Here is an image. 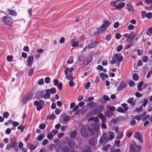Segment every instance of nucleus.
Listing matches in <instances>:
<instances>
[{"label": "nucleus", "mask_w": 152, "mask_h": 152, "mask_svg": "<svg viewBox=\"0 0 152 152\" xmlns=\"http://www.w3.org/2000/svg\"><path fill=\"white\" fill-rule=\"evenodd\" d=\"M123 59V57L121 54L116 53L113 56L112 60L110 62V63L113 64L116 62V66L119 67L120 64V62L122 61Z\"/></svg>", "instance_id": "nucleus-1"}, {"label": "nucleus", "mask_w": 152, "mask_h": 152, "mask_svg": "<svg viewBox=\"0 0 152 152\" xmlns=\"http://www.w3.org/2000/svg\"><path fill=\"white\" fill-rule=\"evenodd\" d=\"M49 90L47 89L39 91L35 95V97L36 98L39 99V97L41 99L44 98L45 99H47L50 97V94Z\"/></svg>", "instance_id": "nucleus-2"}, {"label": "nucleus", "mask_w": 152, "mask_h": 152, "mask_svg": "<svg viewBox=\"0 0 152 152\" xmlns=\"http://www.w3.org/2000/svg\"><path fill=\"white\" fill-rule=\"evenodd\" d=\"M110 24V23L108 21L106 20L104 21L102 25L99 27L97 30L98 33L100 34L105 31L107 28Z\"/></svg>", "instance_id": "nucleus-3"}, {"label": "nucleus", "mask_w": 152, "mask_h": 152, "mask_svg": "<svg viewBox=\"0 0 152 152\" xmlns=\"http://www.w3.org/2000/svg\"><path fill=\"white\" fill-rule=\"evenodd\" d=\"M34 105L37 106V109L38 111H40L44 105V101L42 100L39 101L36 100L34 102Z\"/></svg>", "instance_id": "nucleus-4"}, {"label": "nucleus", "mask_w": 152, "mask_h": 152, "mask_svg": "<svg viewBox=\"0 0 152 152\" xmlns=\"http://www.w3.org/2000/svg\"><path fill=\"white\" fill-rule=\"evenodd\" d=\"M10 143L8 144L6 147V148L8 150L11 148L13 147H15L17 145L16 140L14 138L10 139Z\"/></svg>", "instance_id": "nucleus-5"}, {"label": "nucleus", "mask_w": 152, "mask_h": 152, "mask_svg": "<svg viewBox=\"0 0 152 152\" xmlns=\"http://www.w3.org/2000/svg\"><path fill=\"white\" fill-rule=\"evenodd\" d=\"M107 134L106 133L104 134L100 137L99 142L101 144H104L108 142L109 140V138L107 136Z\"/></svg>", "instance_id": "nucleus-6"}, {"label": "nucleus", "mask_w": 152, "mask_h": 152, "mask_svg": "<svg viewBox=\"0 0 152 152\" xmlns=\"http://www.w3.org/2000/svg\"><path fill=\"white\" fill-rule=\"evenodd\" d=\"M81 135L82 136L85 138H87L88 136V132L86 128L83 127L80 130Z\"/></svg>", "instance_id": "nucleus-7"}, {"label": "nucleus", "mask_w": 152, "mask_h": 152, "mask_svg": "<svg viewBox=\"0 0 152 152\" xmlns=\"http://www.w3.org/2000/svg\"><path fill=\"white\" fill-rule=\"evenodd\" d=\"M2 20L4 23L7 25L10 24L12 21L11 17L8 16L4 17Z\"/></svg>", "instance_id": "nucleus-8"}, {"label": "nucleus", "mask_w": 152, "mask_h": 152, "mask_svg": "<svg viewBox=\"0 0 152 152\" xmlns=\"http://www.w3.org/2000/svg\"><path fill=\"white\" fill-rule=\"evenodd\" d=\"M67 145L71 148H77V145L74 140H69L67 142Z\"/></svg>", "instance_id": "nucleus-9"}, {"label": "nucleus", "mask_w": 152, "mask_h": 152, "mask_svg": "<svg viewBox=\"0 0 152 152\" xmlns=\"http://www.w3.org/2000/svg\"><path fill=\"white\" fill-rule=\"evenodd\" d=\"M134 137L139 140V142L142 143L143 140L142 139L141 134L139 132H137L134 133Z\"/></svg>", "instance_id": "nucleus-10"}, {"label": "nucleus", "mask_w": 152, "mask_h": 152, "mask_svg": "<svg viewBox=\"0 0 152 152\" xmlns=\"http://www.w3.org/2000/svg\"><path fill=\"white\" fill-rule=\"evenodd\" d=\"M97 142V140L96 137H93L90 139L89 143L91 146L95 145Z\"/></svg>", "instance_id": "nucleus-11"}, {"label": "nucleus", "mask_w": 152, "mask_h": 152, "mask_svg": "<svg viewBox=\"0 0 152 152\" xmlns=\"http://www.w3.org/2000/svg\"><path fill=\"white\" fill-rule=\"evenodd\" d=\"M34 57L33 56H29L27 60V62L28 63L26 65L27 66H31L33 61Z\"/></svg>", "instance_id": "nucleus-12"}, {"label": "nucleus", "mask_w": 152, "mask_h": 152, "mask_svg": "<svg viewBox=\"0 0 152 152\" xmlns=\"http://www.w3.org/2000/svg\"><path fill=\"white\" fill-rule=\"evenodd\" d=\"M126 86L127 85L125 83L123 82H121L120 85L118 87L117 90L119 91H121L124 88L126 87Z\"/></svg>", "instance_id": "nucleus-13"}, {"label": "nucleus", "mask_w": 152, "mask_h": 152, "mask_svg": "<svg viewBox=\"0 0 152 152\" xmlns=\"http://www.w3.org/2000/svg\"><path fill=\"white\" fill-rule=\"evenodd\" d=\"M98 116L99 118L101 119L102 123H106L107 122V119L106 117L102 113L99 114Z\"/></svg>", "instance_id": "nucleus-14"}, {"label": "nucleus", "mask_w": 152, "mask_h": 152, "mask_svg": "<svg viewBox=\"0 0 152 152\" xmlns=\"http://www.w3.org/2000/svg\"><path fill=\"white\" fill-rule=\"evenodd\" d=\"M97 44V42L96 41H92L88 45V47L89 48H94L96 45Z\"/></svg>", "instance_id": "nucleus-15"}, {"label": "nucleus", "mask_w": 152, "mask_h": 152, "mask_svg": "<svg viewBox=\"0 0 152 152\" xmlns=\"http://www.w3.org/2000/svg\"><path fill=\"white\" fill-rule=\"evenodd\" d=\"M70 151L69 147L67 146H64L61 148V152H69Z\"/></svg>", "instance_id": "nucleus-16"}, {"label": "nucleus", "mask_w": 152, "mask_h": 152, "mask_svg": "<svg viewBox=\"0 0 152 152\" xmlns=\"http://www.w3.org/2000/svg\"><path fill=\"white\" fill-rule=\"evenodd\" d=\"M138 148V149L135 150V145L133 146L132 145H131L130 146V149L133 152H139L140 151L141 146L137 147Z\"/></svg>", "instance_id": "nucleus-17"}, {"label": "nucleus", "mask_w": 152, "mask_h": 152, "mask_svg": "<svg viewBox=\"0 0 152 152\" xmlns=\"http://www.w3.org/2000/svg\"><path fill=\"white\" fill-rule=\"evenodd\" d=\"M72 46L73 47H77L79 45V42L78 41H76L75 39H73L71 41Z\"/></svg>", "instance_id": "nucleus-18"}, {"label": "nucleus", "mask_w": 152, "mask_h": 152, "mask_svg": "<svg viewBox=\"0 0 152 152\" xmlns=\"http://www.w3.org/2000/svg\"><path fill=\"white\" fill-rule=\"evenodd\" d=\"M87 104L88 106L92 108L95 107H96L98 105L97 103L93 102H88Z\"/></svg>", "instance_id": "nucleus-19"}, {"label": "nucleus", "mask_w": 152, "mask_h": 152, "mask_svg": "<svg viewBox=\"0 0 152 152\" xmlns=\"http://www.w3.org/2000/svg\"><path fill=\"white\" fill-rule=\"evenodd\" d=\"M77 134V132L75 130L72 131L69 135L70 137L71 138H74L76 137Z\"/></svg>", "instance_id": "nucleus-20"}, {"label": "nucleus", "mask_w": 152, "mask_h": 152, "mask_svg": "<svg viewBox=\"0 0 152 152\" xmlns=\"http://www.w3.org/2000/svg\"><path fill=\"white\" fill-rule=\"evenodd\" d=\"M33 96V94H29L28 96H27L26 98V102H24V100H23V104H25L29 100H30Z\"/></svg>", "instance_id": "nucleus-21"}, {"label": "nucleus", "mask_w": 152, "mask_h": 152, "mask_svg": "<svg viewBox=\"0 0 152 152\" xmlns=\"http://www.w3.org/2000/svg\"><path fill=\"white\" fill-rule=\"evenodd\" d=\"M27 147L28 149L32 151L34 150L36 148V147L35 146L31 143L27 145Z\"/></svg>", "instance_id": "nucleus-22"}, {"label": "nucleus", "mask_w": 152, "mask_h": 152, "mask_svg": "<svg viewBox=\"0 0 152 152\" xmlns=\"http://www.w3.org/2000/svg\"><path fill=\"white\" fill-rule=\"evenodd\" d=\"M56 118V115L55 114H51L47 116L46 119L47 120H53Z\"/></svg>", "instance_id": "nucleus-23"}, {"label": "nucleus", "mask_w": 152, "mask_h": 152, "mask_svg": "<svg viewBox=\"0 0 152 152\" xmlns=\"http://www.w3.org/2000/svg\"><path fill=\"white\" fill-rule=\"evenodd\" d=\"M125 3L123 2H121L120 3L118 4V5H117V9L118 10L121 9L122 7H123Z\"/></svg>", "instance_id": "nucleus-24"}, {"label": "nucleus", "mask_w": 152, "mask_h": 152, "mask_svg": "<svg viewBox=\"0 0 152 152\" xmlns=\"http://www.w3.org/2000/svg\"><path fill=\"white\" fill-rule=\"evenodd\" d=\"M48 90H49L48 91L49 92L50 94H55L56 93V90L54 88H52L50 89H47Z\"/></svg>", "instance_id": "nucleus-25"}, {"label": "nucleus", "mask_w": 152, "mask_h": 152, "mask_svg": "<svg viewBox=\"0 0 152 152\" xmlns=\"http://www.w3.org/2000/svg\"><path fill=\"white\" fill-rule=\"evenodd\" d=\"M62 119L64 121L66 122H68L69 120V118L68 116L65 115H63Z\"/></svg>", "instance_id": "nucleus-26"}, {"label": "nucleus", "mask_w": 152, "mask_h": 152, "mask_svg": "<svg viewBox=\"0 0 152 152\" xmlns=\"http://www.w3.org/2000/svg\"><path fill=\"white\" fill-rule=\"evenodd\" d=\"M135 35L134 32L130 33L129 35V36L128 37V38L129 39H131L132 40H133L134 37Z\"/></svg>", "instance_id": "nucleus-27"}, {"label": "nucleus", "mask_w": 152, "mask_h": 152, "mask_svg": "<svg viewBox=\"0 0 152 152\" xmlns=\"http://www.w3.org/2000/svg\"><path fill=\"white\" fill-rule=\"evenodd\" d=\"M143 84V82L141 81L137 85V90L139 91H141L142 90L141 87L142 86Z\"/></svg>", "instance_id": "nucleus-28"}, {"label": "nucleus", "mask_w": 152, "mask_h": 152, "mask_svg": "<svg viewBox=\"0 0 152 152\" xmlns=\"http://www.w3.org/2000/svg\"><path fill=\"white\" fill-rule=\"evenodd\" d=\"M108 134H109V140H111L114 137V133L112 132H110Z\"/></svg>", "instance_id": "nucleus-29"}, {"label": "nucleus", "mask_w": 152, "mask_h": 152, "mask_svg": "<svg viewBox=\"0 0 152 152\" xmlns=\"http://www.w3.org/2000/svg\"><path fill=\"white\" fill-rule=\"evenodd\" d=\"M122 117H121L118 118H117L115 119H113L111 120V122H113L114 123H116L117 122H119L122 119Z\"/></svg>", "instance_id": "nucleus-30"}, {"label": "nucleus", "mask_w": 152, "mask_h": 152, "mask_svg": "<svg viewBox=\"0 0 152 152\" xmlns=\"http://www.w3.org/2000/svg\"><path fill=\"white\" fill-rule=\"evenodd\" d=\"M105 115L107 117H110L113 115V113H112L110 111H107L105 113Z\"/></svg>", "instance_id": "nucleus-31"}, {"label": "nucleus", "mask_w": 152, "mask_h": 152, "mask_svg": "<svg viewBox=\"0 0 152 152\" xmlns=\"http://www.w3.org/2000/svg\"><path fill=\"white\" fill-rule=\"evenodd\" d=\"M107 108L110 111L113 112L115 110V107L114 106H110L107 105Z\"/></svg>", "instance_id": "nucleus-32"}, {"label": "nucleus", "mask_w": 152, "mask_h": 152, "mask_svg": "<svg viewBox=\"0 0 152 152\" xmlns=\"http://www.w3.org/2000/svg\"><path fill=\"white\" fill-rule=\"evenodd\" d=\"M126 8L128 10L130 11H132L133 10L132 6L130 4H127L126 5Z\"/></svg>", "instance_id": "nucleus-33"}, {"label": "nucleus", "mask_w": 152, "mask_h": 152, "mask_svg": "<svg viewBox=\"0 0 152 152\" xmlns=\"http://www.w3.org/2000/svg\"><path fill=\"white\" fill-rule=\"evenodd\" d=\"M9 13L10 15L14 16H15L17 15V13L15 11L11 10H9Z\"/></svg>", "instance_id": "nucleus-34"}, {"label": "nucleus", "mask_w": 152, "mask_h": 152, "mask_svg": "<svg viewBox=\"0 0 152 152\" xmlns=\"http://www.w3.org/2000/svg\"><path fill=\"white\" fill-rule=\"evenodd\" d=\"M45 135L43 134H42L38 136L37 139L38 141H40L42 140L45 137Z\"/></svg>", "instance_id": "nucleus-35"}, {"label": "nucleus", "mask_w": 152, "mask_h": 152, "mask_svg": "<svg viewBox=\"0 0 152 152\" xmlns=\"http://www.w3.org/2000/svg\"><path fill=\"white\" fill-rule=\"evenodd\" d=\"M116 110L119 112L121 113H125V111H124V110L121 107H119Z\"/></svg>", "instance_id": "nucleus-36"}, {"label": "nucleus", "mask_w": 152, "mask_h": 152, "mask_svg": "<svg viewBox=\"0 0 152 152\" xmlns=\"http://www.w3.org/2000/svg\"><path fill=\"white\" fill-rule=\"evenodd\" d=\"M121 106L124 108V111L125 112L128 110V107H127V104L126 103H123L121 104Z\"/></svg>", "instance_id": "nucleus-37"}, {"label": "nucleus", "mask_w": 152, "mask_h": 152, "mask_svg": "<svg viewBox=\"0 0 152 152\" xmlns=\"http://www.w3.org/2000/svg\"><path fill=\"white\" fill-rule=\"evenodd\" d=\"M89 62L90 61L88 59L86 58L84 59L83 61V64L86 65L89 63Z\"/></svg>", "instance_id": "nucleus-38"}, {"label": "nucleus", "mask_w": 152, "mask_h": 152, "mask_svg": "<svg viewBox=\"0 0 152 152\" xmlns=\"http://www.w3.org/2000/svg\"><path fill=\"white\" fill-rule=\"evenodd\" d=\"M9 116V113L8 112H5L3 115V117L5 118H7Z\"/></svg>", "instance_id": "nucleus-39"}, {"label": "nucleus", "mask_w": 152, "mask_h": 152, "mask_svg": "<svg viewBox=\"0 0 152 152\" xmlns=\"http://www.w3.org/2000/svg\"><path fill=\"white\" fill-rule=\"evenodd\" d=\"M100 77L101 78H103L104 77L106 78H108V76L106 74H104L103 72H102L100 74Z\"/></svg>", "instance_id": "nucleus-40"}, {"label": "nucleus", "mask_w": 152, "mask_h": 152, "mask_svg": "<svg viewBox=\"0 0 152 152\" xmlns=\"http://www.w3.org/2000/svg\"><path fill=\"white\" fill-rule=\"evenodd\" d=\"M34 70V69L33 68H32L30 69L28 72V75L29 76L31 75L33 73Z\"/></svg>", "instance_id": "nucleus-41"}, {"label": "nucleus", "mask_w": 152, "mask_h": 152, "mask_svg": "<svg viewBox=\"0 0 152 152\" xmlns=\"http://www.w3.org/2000/svg\"><path fill=\"white\" fill-rule=\"evenodd\" d=\"M138 76L137 74H134L133 75V79L135 81H137L138 80Z\"/></svg>", "instance_id": "nucleus-42"}, {"label": "nucleus", "mask_w": 152, "mask_h": 152, "mask_svg": "<svg viewBox=\"0 0 152 152\" xmlns=\"http://www.w3.org/2000/svg\"><path fill=\"white\" fill-rule=\"evenodd\" d=\"M13 59V56H9L7 57V59L8 61L11 62Z\"/></svg>", "instance_id": "nucleus-43"}, {"label": "nucleus", "mask_w": 152, "mask_h": 152, "mask_svg": "<svg viewBox=\"0 0 152 152\" xmlns=\"http://www.w3.org/2000/svg\"><path fill=\"white\" fill-rule=\"evenodd\" d=\"M46 125L44 124H42L39 125V127L41 129H45Z\"/></svg>", "instance_id": "nucleus-44"}, {"label": "nucleus", "mask_w": 152, "mask_h": 152, "mask_svg": "<svg viewBox=\"0 0 152 152\" xmlns=\"http://www.w3.org/2000/svg\"><path fill=\"white\" fill-rule=\"evenodd\" d=\"M142 105H141L139 107L136 109L135 111L137 113H139L142 110Z\"/></svg>", "instance_id": "nucleus-45"}, {"label": "nucleus", "mask_w": 152, "mask_h": 152, "mask_svg": "<svg viewBox=\"0 0 152 152\" xmlns=\"http://www.w3.org/2000/svg\"><path fill=\"white\" fill-rule=\"evenodd\" d=\"M19 123H18L17 121H14L12 122V125L14 127L19 125Z\"/></svg>", "instance_id": "nucleus-46"}, {"label": "nucleus", "mask_w": 152, "mask_h": 152, "mask_svg": "<svg viewBox=\"0 0 152 152\" xmlns=\"http://www.w3.org/2000/svg\"><path fill=\"white\" fill-rule=\"evenodd\" d=\"M47 137L50 140L53 137V135L51 133H48L47 135Z\"/></svg>", "instance_id": "nucleus-47"}, {"label": "nucleus", "mask_w": 152, "mask_h": 152, "mask_svg": "<svg viewBox=\"0 0 152 152\" xmlns=\"http://www.w3.org/2000/svg\"><path fill=\"white\" fill-rule=\"evenodd\" d=\"M69 83V86L71 87H73L74 85L76 84L72 80H70Z\"/></svg>", "instance_id": "nucleus-48"}, {"label": "nucleus", "mask_w": 152, "mask_h": 152, "mask_svg": "<svg viewBox=\"0 0 152 152\" xmlns=\"http://www.w3.org/2000/svg\"><path fill=\"white\" fill-rule=\"evenodd\" d=\"M117 2L116 1H113L111 3V6L115 7L116 8L117 7V5H116Z\"/></svg>", "instance_id": "nucleus-49"}, {"label": "nucleus", "mask_w": 152, "mask_h": 152, "mask_svg": "<svg viewBox=\"0 0 152 152\" xmlns=\"http://www.w3.org/2000/svg\"><path fill=\"white\" fill-rule=\"evenodd\" d=\"M123 133H120L117 136V138L119 139H121L123 137Z\"/></svg>", "instance_id": "nucleus-50"}, {"label": "nucleus", "mask_w": 152, "mask_h": 152, "mask_svg": "<svg viewBox=\"0 0 152 152\" xmlns=\"http://www.w3.org/2000/svg\"><path fill=\"white\" fill-rule=\"evenodd\" d=\"M50 78L49 77H46L45 79V82L46 83H50Z\"/></svg>", "instance_id": "nucleus-51"}, {"label": "nucleus", "mask_w": 152, "mask_h": 152, "mask_svg": "<svg viewBox=\"0 0 152 152\" xmlns=\"http://www.w3.org/2000/svg\"><path fill=\"white\" fill-rule=\"evenodd\" d=\"M90 86V83L89 82H88L86 84L85 86V88L86 89H88Z\"/></svg>", "instance_id": "nucleus-52"}, {"label": "nucleus", "mask_w": 152, "mask_h": 152, "mask_svg": "<svg viewBox=\"0 0 152 152\" xmlns=\"http://www.w3.org/2000/svg\"><path fill=\"white\" fill-rule=\"evenodd\" d=\"M121 141L120 140L116 141L115 142V144L117 147H119V144L120 143Z\"/></svg>", "instance_id": "nucleus-53"}, {"label": "nucleus", "mask_w": 152, "mask_h": 152, "mask_svg": "<svg viewBox=\"0 0 152 152\" xmlns=\"http://www.w3.org/2000/svg\"><path fill=\"white\" fill-rule=\"evenodd\" d=\"M135 84V83L133 81H130L129 83V85L130 87L133 86Z\"/></svg>", "instance_id": "nucleus-54"}, {"label": "nucleus", "mask_w": 152, "mask_h": 152, "mask_svg": "<svg viewBox=\"0 0 152 152\" xmlns=\"http://www.w3.org/2000/svg\"><path fill=\"white\" fill-rule=\"evenodd\" d=\"M123 48V46L122 45H120L117 48V51L119 52L121 51Z\"/></svg>", "instance_id": "nucleus-55"}, {"label": "nucleus", "mask_w": 152, "mask_h": 152, "mask_svg": "<svg viewBox=\"0 0 152 152\" xmlns=\"http://www.w3.org/2000/svg\"><path fill=\"white\" fill-rule=\"evenodd\" d=\"M108 64V62L107 60H103L102 62V64L103 66H107Z\"/></svg>", "instance_id": "nucleus-56"}, {"label": "nucleus", "mask_w": 152, "mask_h": 152, "mask_svg": "<svg viewBox=\"0 0 152 152\" xmlns=\"http://www.w3.org/2000/svg\"><path fill=\"white\" fill-rule=\"evenodd\" d=\"M148 60V57L146 56H144L142 58V60H143V61L144 62H147Z\"/></svg>", "instance_id": "nucleus-57"}, {"label": "nucleus", "mask_w": 152, "mask_h": 152, "mask_svg": "<svg viewBox=\"0 0 152 152\" xmlns=\"http://www.w3.org/2000/svg\"><path fill=\"white\" fill-rule=\"evenodd\" d=\"M58 89L61 90L62 89V84L61 83H60L58 85Z\"/></svg>", "instance_id": "nucleus-58"}, {"label": "nucleus", "mask_w": 152, "mask_h": 152, "mask_svg": "<svg viewBox=\"0 0 152 152\" xmlns=\"http://www.w3.org/2000/svg\"><path fill=\"white\" fill-rule=\"evenodd\" d=\"M135 95L137 97H140L142 96V94H140L139 92H137L135 93Z\"/></svg>", "instance_id": "nucleus-59"}, {"label": "nucleus", "mask_w": 152, "mask_h": 152, "mask_svg": "<svg viewBox=\"0 0 152 152\" xmlns=\"http://www.w3.org/2000/svg\"><path fill=\"white\" fill-rule=\"evenodd\" d=\"M146 17L148 18H150L152 17V14L151 12H149L146 14Z\"/></svg>", "instance_id": "nucleus-60"}, {"label": "nucleus", "mask_w": 152, "mask_h": 152, "mask_svg": "<svg viewBox=\"0 0 152 152\" xmlns=\"http://www.w3.org/2000/svg\"><path fill=\"white\" fill-rule=\"evenodd\" d=\"M103 99L104 100L106 101H109L110 100V98L107 95H104L103 96Z\"/></svg>", "instance_id": "nucleus-61"}, {"label": "nucleus", "mask_w": 152, "mask_h": 152, "mask_svg": "<svg viewBox=\"0 0 152 152\" xmlns=\"http://www.w3.org/2000/svg\"><path fill=\"white\" fill-rule=\"evenodd\" d=\"M66 78L68 79V80H72L73 79V77L71 75L68 76V75H66Z\"/></svg>", "instance_id": "nucleus-62"}, {"label": "nucleus", "mask_w": 152, "mask_h": 152, "mask_svg": "<svg viewBox=\"0 0 152 152\" xmlns=\"http://www.w3.org/2000/svg\"><path fill=\"white\" fill-rule=\"evenodd\" d=\"M48 140L47 139H45L42 142V144L43 145H46L48 142Z\"/></svg>", "instance_id": "nucleus-63"}, {"label": "nucleus", "mask_w": 152, "mask_h": 152, "mask_svg": "<svg viewBox=\"0 0 152 152\" xmlns=\"http://www.w3.org/2000/svg\"><path fill=\"white\" fill-rule=\"evenodd\" d=\"M86 152H90L91 151V149L90 147H87L86 149Z\"/></svg>", "instance_id": "nucleus-64"}]
</instances>
